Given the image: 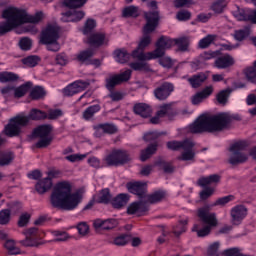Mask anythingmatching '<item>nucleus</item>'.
<instances>
[{
	"label": "nucleus",
	"instance_id": "72a5a7b5",
	"mask_svg": "<svg viewBox=\"0 0 256 256\" xmlns=\"http://www.w3.org/2000/svg\"><path fill=\"white\" fill-rule=\"evenodd\" d=\"M18 79L19 75L13 72H0V83H13V81Z\"/></svg>",
	"mask_w": 256,
	"mask_h": 256
},
{
	"label": "nucleus",
	"instance_id": "c756f323",
	"mask_svg": "<svg viewBox=\"0 0 256 256\" xmlns=\"http://www.w3.org/2000/svg\"><path fill=\"white\" fill-rule=\"evenodd\" d=\"M33 87V83L27 82L25 84H22L21 86L15 88L14 87V97L16 99H21V97H25L27 93L29 92V89Z\"/></svg>",
	"mask_w": 256,
	"mask_h": 256
},
{
	"label": "nucleus",
	"instance_id": "052dcab7",
	"mask_svg": "<svg viewBox=\"0 0 256 256\" xmlns=\"http://www.w3.org/2000/svg\"><path fill=\"white\" fill-rule=\"evenodd\" d=\"M156 165L158 167H161L164 173H173V171H175V168L170 163H167L165 161H158L156 162Z\"/></svg>",
	"mask_w": 256,
	"mask_h": 256
},
{
	"label": "nucleus",
	"instance_id": "4468645a",
	"mask_svg": "<svg viewBox=\"0 0 256 256\" xmlns=\"http://www.w3.org/2000/svg\"><path fill=\"white\" fill-rule=\"evenodd\" d=\"M173 91H175V86L173 83L163 82L154 89L153 93L154 97H156L158 101H165Z\"/></svg>",
	"mask_w": 256,
	"mask_h": 256
},
{
	"label": "nucleus",
	"instance_id": "1a4fd4ad",
	"mask_svg": "<svg viewBox=\"0 0 256 256\" xmlns=\"http://www.w3.org/2000/svg\"><path fill=\"white\" fill-rule=\"evenodd\" d=\"M245 149H247V142L238 141L233 143L229 148V151L231 153V156L229 158V164L241 165L243 163H246V161L249 159V156L243 152L245 151Z\"/></svg>",
	"mask_w": 256,
	"mask_h": 256
},
{
	"label": "nucleus",
	"instance_id": "f257e3e1",
	"mask_svg": "<svg viewBox=\"0 0 256 256\" xmlns=\"http://www.w3.org/2000/svg\"><path fill=\"white\" fill-rule=\"evenodd\" d=\"M83 201L81 192H71V183L64 181L57 183L50 196V204L54 209L75 211Z\"/></svg>",
	"mask_w": 256,
	"mask_h": 256
},
{
	"label": "nucleus",
	"instance_id": "473e14b6",
	"mask_svg": "<svg viewBox=\"0 0 256 256\" xmlns=\"http://www.w3.org/2000/svg\"><path fill=\"white\" fill-rule=\"evenodd\" d=\"M189 37H180L173 39V44L176 45L179 49V51L185 52L189 51Z\"/></svg>",
	"mask_w": 256,
	"mask_h": 256
},
{
	"label": "nucleus",
	"instance_id": "aec40b11",
	"mask_svg": "<svg viewBox=\"0 0 256 256\" xmlns=\"http://www.w3.org/2000/svg\"><path fill=\"white\" fill-rule=\"evenodd\" d=\"M107 43H109V40L101 32L93 33L88 38V44L92 47H101V45H107Z\"/></svg>",
	"mask_w": 256,
	"mask_h": 256
},
{
	"label": "nucleus",
	"instance_id": "7c9ffc66",
	"mask_svg": "<svg viewBox=\"0 0 256 256\" xmlns=\"http://www.w3.org/2000/svg\"><path fill=\"white\" fill-rule=\"evenodd\" d=\"M163 199H165V192L157 191L150 195L146 194V198H144V201L147 205V203H159V201H163Z\"/></svg>",
	"mask_w": 256,
	"mask_h": 256
},
{
	"label": "nucleus",
	"instance_id": "393cba45",
	"mask_svg": "<svg viewBox=\"0 0 256 256\" xmlns=\"http://www.w3.org/2000/svg\"><path fill=\"white\" fill-rule=\"evenodd\" d=\"M51 187H53V182L49 178L41 179L35 185V189L39 195H44Z\"/></svg>",
	"mask_w": 256,
	"mask_h": 256
},
{
	"label": "nucleus",
	"instance_id": "2f4dec72",
	"mask_svg": "<svg viewBox=\"0 0 256 256\" xmlns=\"http://www.w3.org/2000/svg\"><path fill=\"white\" fill-rule=\"evenodd\" d=\"M131 57V54L125 49H119L114 51V59L117 63H127Z\"/></svg>",
	"mask_w": 256,
	"mask_h": 256
},
{
	"label": "nucleus",
	"instance_id": "4d7b16f0",
	"mask_svg": "<svg viewBox=\"0 0 256 256\" xmlns=\"http://www.w3.org/2000/svg\"><path fill=\"white\" fill-rule=\"evenodd\" d=\"M54 237H56L53 241L54 243H59L61 241H67L69 239V234L67 232L54 231Z\"/></svg>",
	"mask_w": 256,
	"mask_h": 256
},
{
	"label": "nucleus",
	"instance_id": "c85d7f7f",
	"mask_svg": "<svg viewBox=\"0 0 256 256\" xmlns=\"http://www.w3.org/2000/svg\"><path fill=\"white\" fill-rule=\"evenodd\" d=\"M100 111H101V106L99 104H95L85 109L82 114V117L85 121H91L93 120V117H95V114L99 113Z\"/></svg>",
	"mask_w": 256,
	"mask_h": 256
},
{
	"label": "nucleus",
	"instance_id": "13d9d810",
	"mask_svg": "<svg viewBox=\"0 0 256 256\" xmlns=\"http://www.w3.org/2000/svg\"><path fill=\"white\" fill-rule=\"evenodd\" d=\"M14 92H15V86L13 85H8L6 87L1 88V94L5 99H8V97H14Z\"/></svg>",
	"mask_w": 256,
	"mask_h": 256
},
{
	"label": "nucleus",
	"instance_id": "5701e85b",
	"mask_svg": "<svg viewBox=\"0 0 256 256\" xmlns=\"http://www.w3.org/2000/svg\"><path fill=\"white\" fill-rule=\"evenodd\" d=\"M15 161V153L9 150H0V167H9Z\"/></svg>",
	"mask_w": 256,
	"mask_h": 256
},
{
	"label": "nucleus",
	"instance_id": "b1692460",
	"mask_svg": "<svg viewBox=\"0 0 256 256\" xmlns=\"http://www.w3.org/2000/svg\"><path fill=\"white\" fill-rule=\"evenodd\" d=\"M133 110L136 115H140V117H143L144 119H147V117H151V106L145 103H138L134 105Z\"/></svg>",
	"mask_w": 256,
	"mask_h": 256
},
{
	"label": "nucleus",
	"instance_id": "680f3d73",
	"mask_svg": "<svg viewBox=\"0 0 256 256\" xmlns=\"http://www.w3.org/2000/svg\"><path fill=\"white\" fill-rule=\"evenodd\" d=\"M74 85L76 86L78 93H81V91H85V89L91 85V82L89 80H77L74 82Z\"/></svg>",
	"mask_w": 256,
	"mask_h": 256
},
{
	"label": "nucleus",
	"instance_id": "3c124183",
	"mask_svg": "<svg viewBox=\"0 0 256 256\" xmlns=\"http://www.w3.org/2000/svg\"><path fill=\"white\" fill-rule=\"evenodd\" d=\"M30 97L35 100L41 99V97H45V90L41 86H36L32 89Z\"/></svg>",
	"mask_w": 256,
	"mask_h": 256
},
{
	"label": "nucleus",
	"instance_id": "0e129e2a",
	"mask_svg": "<svg viewBox=\"0 0 256 256\" xmlns=\"http://www.w3.org/2000/svg\"><path fill=\"white\" fill-rule=\"evenodd\" d=\"M131 69H127L124 72H121L120 74H116V77L120 81V83H125L131 79Z\"/></svg>",
	"mask_w": 256,
	"mask_h": 256
},
{
	"label": "nucleus",
	"instance_id": "ea45409f",
	"mask_svg": "<svg viewBox=\"0 0 256 256\" xmlns=\"http://www.w3.org/2000/svg\"><path fill=\"white\" fill-rule=\"evenodd\" d=\"M229 95H231V89L222 90L216 95V99L220 105H227Z\"/></svg>",
	"mask_w": 256,
	"mask_h": 256
},
{
	"label": "nucleus",
	"instance_id": "cd10ccee",
	"mask_svg": "<svg viewBox=\"0 0 256 256\" xmlns=\"http://www.w3.org/2000/svg\"><path fill=\"white\" fill-rule=\"evenodd\" d=\"M129 203V195L119 194L112 200L114 209H123Z\"/></svg>",
	"mask_w": 256,
	"mask_h": 256
},
{
	"label": "nucleus",
	"instance_id": "69168bd1",
	"mask_svg": "<svg viewBox=\"0 0 256 256\" xmlns=\"http://www.w3.org/2000/svg\"><path fill=\"white\" fill-rule=\"evenodd\" d=\"M97 23L93 19H88L85 22V27L83 30L84 35H88V33H91L93 31V28L96 27Z\"/></svg>",
	"mask_w": 256,
	"mask_h": 256
},
{
	"label": "nucleus",
	"instance_id": "0eeeda50",
	"mask_svg": "<svg viewBox=\"0 0 256 256\" xmlns=\"http://www.w3.org/2000/svg\"><path fill=\"white\" fill-rule=\"evenodd\" d=\"M167 147L171 151H179L182 149V153L178 156V161H195V142L191 139H185L183 141H169Z\"/></svg>",
	"mask_w": 256,
	"mask_h": 256
},
{
	"label": "nucleus",
	"instance_id": "c9c22d12",
	"mask_svg": "<svg viewBox=\"0 0 256 256\" xmlns=\"http://www.w3.org/2000/svg\"><path fill=\"white\" fill-rule=\"evenodd\" d=\"M122 17H139V7L137 6H127L122 10Z\"/></svg>",
	"mask_w": 256,
	"mask_h": 256
},
{
	"label": "nucleus",
	"instance_id": "4be33fe9",
	"mask_svg": "<svg viewBox=\"0 0 256 256\" xmlns=\"http://www.w3.org/2000/svg\"><path fill=\"white\" fill-rule=\"evenodd\" d=\"M95 135L96 137H101V133H108L109 135H113L117 133V126L115 124H98L95 126Z\"/></svg>",
	"mask_w": 256,
	"mask_h": 256
},
{
	"label": "nucleus",
	"instance_id": "49530a36",
	"mask_svg": "<svg viewBox=\"0 0 256 256\" xmlns=\"http://www.w3.org/2000/svg\"><path fill=\"white\" fill-rule=\"evenodd\" d=\"M244 75L250 83H256V68L254 66L246 68Z\"/></svg>",
	"mask_w": 256,
	"mask_h": 256
},
{
	"label": "nucleus",
	"instance_id": "79ce46f5",
	"mask_svg": "<svg viewBox=\"0 0 256 256\" xmlns=\"http://www.w3.org/2000/svg\"><path fill=\"white\" fill-rule=\"evenodd\" d=\"M5 248L7 249L9 255H19L21 249L15 246V240H7L5 243Z\"/></svg>",
	"mask_w": 256,
	"mask_h": 256
},
{
	"label": "nucleus",
	"instance_id": "e433bc0d",
	"mask_svg": "<svg viewBox=\"0 0 256 256\" xmlns=\"http://www.w3.org/2000/svg\"><path fill=\"white\" fill-rule=\"evenodd\" d=\"M217 39V35L208 34L206 37L202 38L199 43V49H207Z\"/></svg>",
	"mask_w": 256,
	"mask_h": 256
},
{
	"label": "nucleus",
	"instance_id": "6e6d98bb",
	"mask_svg": "<svg viewBox=\"0 0 256 256\" xmlns=\"http://www.w3.org/2000/svg\"><path fill=\"white\" fill-rule=\"evenodd\" d=\"M32 45H33V42L28 37H24V38L20 39V41H19V47H20V49H22V51H29V49H31Z\"/></svg>",
	"mask_w": 256,
	"mask_h": 256
},
{
	"label": "nucleus",
	"instance_id": "39448f33",
	"mask_svg": "<svg viewBox=\"0 0 256 256\" xmlns=\"http://www.w3.org/2000/svg\"><path fill=\"white\" fill-rule=\"evenodd\" d=\"M41 119H47V113L39 110L32 109L28 116L18 115L10 120L4 129L7 137H17L21 133L22 127H27L30 121H41Z\"/></svg>",
	"mask_w": 256,
	"mask_h": 256
},
{
	"label": "nucleus",
	"instance_id": "bf43d9fd",
	"mask_svg": "<svg viewBox=\"0 0 256 256\" xmlns=\"http://www.w3.org/2000/svg\"><path fill=\"white\" fill-rule=\"evenodd\" d=\"M23 235H25V237H30L32 239H39V229L35 227L26 229L23 231Z\"/></svg>",
	"mask_w": 256,
	"mask_h": 256
},
{
	"label": "nucleus",
	"instance_id": "09e8293b",
	"mask_svg": "<svg viewBox=\"0 0 256 256\" xmlns=\"http://www.w3.org/2000/svg\"><path fill=\"white\" fill-rule=\"evenodd\" d=\"M130 241H131V236L124 234L116 237L113 243L118 247H123V245H127Z\"/></svg>",
	"mask_w": 256,
	"mask_h": 256
},
{
	"label": "nucleus",
	"instance_id": "dca6fc26",
	"mask_svg": "<svg viewBox=\"0 0 256 256\" xmlns=\"http://www.w3.org/2000/svg\"><path fill=\"white\" fill-rule=\"evenodd\" d=\"M149 211V206L145 202V200L140 199L138 202H133L130 204L127 208L128 215H138L141 217V215H145Z\"/></svg>",
	"mask_w": 256,
	"mask_h": 256
},
{
	"label": "nucleus",
	"instance_id": "f8f14e48",
	"mask_svg": "<svg viewBox=\"0 0 256 256\" xmlns=\"http://www.w3.org/2000/svg\"><path fill=\"white\" fill-rule=\"evenodd\" d=\"M51 131H53V126L49 124L41 125L34 129L33 136L39 139V141L36 143L37 149H43L51 145V141H53Z\"/></svg>",
	"mask_w": 256,
	"mask_h": 256
},
{
	"label": "nucleus",
	"instance_id": "ddd939ff",
	"mask_svg": "<svg viewBox=\"0 0 256 256\" xmlns=\"http://www.w3.org/2000/svg\"><path fill=\"white\" fill-rule=\"evenodd\" d=\"M249 210L245 207V205L239 204L231 208L230 217L232 225H241L243 223V219L247 217Z\"/></svg>",
	"mask_w": 256,
	"mask_h": 256
},
{
	"label": "nucleus",
	"instance_id": "c03bdc74",
	"mask_svg": "<svg viewBox=\"0 0 256 256\" xmlns=\"http://www.w3.org/2000/svg\"><path fill=\"white\" fill-rule=\"evenodd\" d=\"M39 61H41L39 56H28L22 59V63L26 65V67H36V65H39Z\"/></svg>",
	"mask_w": 256,
	"mask_h": 256
},
{
	"label": "nucleus",
	"instance_id": "9b49d317",
	"mask_svg": "<svg viewBox=\"0 0 256 256\" xmlns=\"http://www.w3.org/2000/svg\"><path fill=\"white\" fill-rule=\"evenodd\" d=\"M108 167H121L131 161V155L126 150H112L104 159Z\"/></svg>",
	"mask_w": 256,
	"mask_h": 256
},
{
	"label": "nucleus",
	"instance_id": "f3484780",
	"mask_svg": "<svg viewBox=\"0 0 256 256\" xmlns=\"http://www.w3.org/2000/svg\"><path fill=\"white\" fill-rule=\"evenodd\" d=\"M118 222L115 219H96L93 222V227L96 229V231H99L102 229V231H111L112 229H115L117 227Z\"/></svg>",
	"mask_w": 256,
	"mask_h": 256
},
{
	"label": "nucleus",
	"instance_id": "de8ad7c7",
	"mask_svg": "<svg viewBox=\"0 0 256 256\" xmlns=\"http://www.w3.org/2000/svg\"><path fill=\"white\" fill-rule=\"evenodd\" d=\"M11 221V210L4 209L0 211V225H9Z\"/></svg>",
	"mask_w": 256,
	"mask_h": 256
},
{
	"label": "nucleus",
	"instance_id": "a878e982",
	"mask_svg": "<svg viewBox=\"0 0 256 256\" xmlns=\"http://www.w3.org/2000/svg\"><path fill=\"white\" fill-rule=\"evenodd\" d=\"M219 181H221V176L218 174H212L198 179V185L200 187H207V185H215L216 183H219Z\"/></svg>",
	"mask_w": 256,
	"mask_h": 256
},
{
	"label": "nucleus",
	"instance_id": "bb28decb",
	"mask_svg": "<svg viewBox=\"0 0 256 256\" xmlns=\"http://www.w3.org/2000/svg\"><path fill=\"white\" fill-rule=\"evenodd\" d=\"M207 81V75L205 73H199L196 75H193L188 79V83H190L191 87L193 89H197L203 85Z\"/></svg>",
	"mask_w": 256,
	"mask_h": 256
},
{
	"label": "nucleus",
	"instance_id": "37998d69",
	"mask_svg": "<svg viewBox=\"0 0 256 256\" xmlns=\"http://www.w3.org/2000/svg\"><path fill=\"white\" fill-rule=\"evenodd\" d=\"M85 3H87V0H64L65 7H69V9H79Z\"/></svg>",
	"mask_w": 256,
	"mask_h": 256
},
{
	"label": "nucleus",
	"instance_id": "338daca9",
	"mask_svg": "<svg viewBox=\"0 0 256 256\" xmlns=\"http://www.w3.org/2000/svg\"><path fill=\"white\" fill-rule=\"evenodd\" d=\"M219 247L220 244L219 242H214L213 244H211L208 248V255L209 256H219Z\"/></svg>",
	"mask_w": 256,
	"mask_h": 256
},
{
	"label": "nucleus",
	"instance_id": "2eb2a0df",
	"mask_svg": "<svg viewBox=\"0 0 256 256\" xmlns=\"http://www.w3.org/2000/svg\"><path fill=\"white\" fill-rule=\"evenodd\" d=\"M129 193L137 195L139 199L147 198V184L143 182H129L126 184Z\"/></svg>",
	"mask_w": 256,
	"mask_h": 256
},
{
	"label": "nucleus",
	"instance_id": "9d476101",
	"mask_svg": "<svg viewBox=\"0 0 256 256\" xmlns=\"http://www.w3.org/2000/svg\"><path fill=\"white\" fill-rule=\"evenodd\" d=\"M173 39L162 36L156 42V49L152 52H148L146 54H141L140 59H160L165 55V51L167 49H171L173 47Z\"/></svg>",
	"mask_w": 256,
	"mask_h": 256
},
{
	"label": "nucleus",
	"instance_id": "f704fd0d",
	"mask_svg": "<svg viewBox=\"0 0 256 256\" xmlns=\"http://www.w3.org/2000/svg\"><path fill=\"white\" fill-rule=\"evenodd\" d=\"M157 151V144H152L148 146L145 150L141 152L140 159L141 161H147V159L151 158V155H155Z\"/></svg>",
	"mask_w": 256,
	"mask_h": 256
},
{
	"label": "nucleus",
	"instance_id": "423d86ee",
	"mask_svg": "<svg viewBox=\"0 0 256 256\" xmlns=\"http://www.w3.org/2000/svg\"><path fill=\"white\" fill-rule=\"evenodd\" d=\"M197 217L205 225L204 227L199 228L198 224H194L192 231L197 233V237H207V235L211 234V229L218 225L217 215L215 213H211L209 206L199 208L197 211Z\"/></svg>",
	"mask_w": 256,
	"mask_h": 256
},
{
	"label": "nucleus",
	"instance_id": "864d4df0",
	"mask_svg": "<svg viewBox=\"0 0 256 256\" xmlns=\"http://www.w3.org/2000/svg\"><path fill=\"white\" fill-rule=\"evenodd\" d=\"M188 223H189V219L179 221L180 231L177 230V228H173V234L175 235V237H181L182 233H185V231H187V228H185V225H187Z\"/></svg>",
	"mask_w": 256,
	"mask_h": 256
},
{
	"label": "nucleus",
	"instance_id": "603ef678",
	"mask_svg": "<svg viewBox=\"0 0 256 256\" xmlns=\"http://www.w3.org/2000/svg\"><path fill=\"white\" fill-rule=\"evenodd\" d=\"M63 93L65 97H73V95H77L79 91L77 90V86H75V82L64 88Z\"/></svg>",
	"mask_w": 256,
	"mask_h": 256
},
{
	"label": "nucleus",
	"instance_id": "6e6552de",
	"mask_svg": "<svg viewBox=\"0 0 256 256\" xmlns=\"http://www.w3.org/2000/svg\"><path fill=\"white\" fill-rule=\"evenodd\" d=\"M59 28L55 25L49 24L40 35V43L46 45L48 51L57 53L61 49L59 42Z\"/></svg>",
	"mask_w": 256,
	"mask_h": 256
},
{
	"label": "nucleus",
	"instance_id": "5fc2aeb1",
	"mask_svg": "<svg viewBox=\"0 0 256 256\" xmlns=\"http://www.w3.org/2000/svg\"><path fill=\"white\" fill-rule=\"evenodd\" d=\"M234 17L237 21H249V13L244 9H238L234 12Z\"/></svg>",
	"mask_w": 256,
	"mask_h": 256
},
{
	"label": "nucleus",
	"instance_id": "8fccbe9b",
	"mask_svg": "<svg viewBox=\"0 0 256 256\" xmlns=\"http://www.w3.org/2000/svg\"><path fill=\"white\" fill-rule=\"evenodd\" d=\"M37 238L27 237L24 240H21L19 243L23 245V247H39L41 243L37 242Z\"/></svg>",
	"mask_w": 256,
	"mask_h": 256
},
{
	"label": "nucleus",
	"instance_id": "4c0bfd02",
	"mask_svg": "<svg viewBox=\"0 0 256 256\" xmlns=\"http://www.w3.org/2000/svg\"><path fill=\"white\" fill-rule=\"evenodd\" d=\"M251 35V28L249 26L244 27L243 29L235 31L234 37L236 41H243Z\"/></svg>",
	"mask_w": 256,
	"mask_h": 256
},
{
	"label": "nucleus",
	"instance_id": "774afa93",
	"mask_svg": "<svg viewBox=\"0 0 256 256\" xmlns=\"http://www.w3.org/2000/svg\"><path fill=\"white\" fill-rule=\"evenodd\" d=\"M176 19H178V21H189V19H191V12L187 10L179 11L176 15Z\"/></svg>",
	"mask_w": 256,
	"mask_h": 256
},
{
	"label": "nucleus",
	"instance_id": "20e7f679",
	"mask_svg": "<svg viewBox=\"0 0 256 256\" xmlns=\"http://www.w3.org/2000/svg\"><path fill=\"white\" fill-rule=\"evenodd\" d=\"M144 17L147 21L146 25L143 28V37L140 39L138 47L133 50L132 57L133 59H138V61H151V59H141V55H147L144 53L145 47H149L151 45V35L149 33H153L155 29H157V25H159V12H145Z\"/></svg>",
	"mask_w": 256,
	"mask_h": 256
},
{
	"label": "nucleus",
	"instance_id": "412c9836",
	"mask_svg": "<svg viewBox=\"0 0 256 256\" xmlns=\"http://www.w3.org/2000/svg\"><path fill=\"white\" fill-rule=\"evenodd\" d=\"M212 94H213V86H207L202 91L196 93L192 97V104L199 105V103H202L204 99H207V97H209Z\"/></svg>",
	"mask_w": 256,
	"mask_h": 256
},
{
	"label": "nucleus",
	"instance_id": "58836bf2",
	"mask_svg": "<svg viewBox=\"0 0 256 256\" xmlns=\"http://www.w3.org/2000/svg\"><path fill=\"white\" fill-rule=\"evenodd\" d=\"M106 89L108 91H113L117 85H121V81L117 77V75H111L108 78H106Z\"/></svg>",
	"mask_w": 256,
	"mask_h": 256
},
{
	"label": "nucleus",
	"instance_id": "7ed1b4c3",
	"mask_svg": "<svg viewBox=\"0 0 256 256\" xmlns=\"http://www.w3.org/2000/svg\"><path fill=\"white\" fill-rule=\"evenodd\" d=\"M2 16L6 22L0 25V35H5L19 27L24 23H40L43 20V12H36L34 15H29L27 11L15 7H10L3 11Z\"/></svg>",
	"mask_w": 256,
	"mask_h": 256
},
{
	"label": "nucleus",
	"instance_id": "e2e57ef3",
	"mask_svg": "<svg viewBox=\"0 0 256 256\" xmlns=\"http://www.w3.org/2000/svg\"><path fill=\"white\" fill-rule=\"evenodd\" d=\"M78 233L81 237H85V235H89V225L87 222H80L77 225Z\"/></svg>",
	"mask_w": 256,
	"mask_h": 256
},
{
	"label": "nucleus",
	"instance_id": "a211bd4d",
	"mask_svg": "<svg viewBox=\"0 0 256 256\" xmlns=\"http://www.w3.org/2000/svg\"><path fill=\"white\" fill-rule=\"evenodd\" d=\"M85 17V12L83 10H70L65 12L62 16V21L64 23H77Z\"/></svg>",
	"mask_w": 256,
	"mask_h": 256
},
{
	"label": "nucleus",
	"instance_id": "a19ab883",
	"mask_svg": "<svg viewBox=\"0 0 256 256\" xmlns=\"http://www.w3.org/2000/svg\"><path fill=\"white\" fill-rule=\"evenodd\" d=\"M93 55H95V52L91 49H88L80 52L77 55V59L81 63H89V61H91L90 58L93 57Z\"/></svg>",
	"mask_w": 256,
	"mask_h": 256
},
{
	"label": "nucleus",
	"instance_id": "f03ea898",
	"mask_svg": "<svg viewBox=\"0 0 256 256\" xmlns=\"http://www.w3.org/2000/svg\"><path fill=\"white\" fill-rule=\"evenodd\" d=\"M231 121H233V116L229 113L203 114L190 125V133H221L229 128Z\"/></svg>",
	"mask_w": 256,
	"mask_h": 256
},
{
	"label": "nucleus",
	"instance_id": "a18cd8bd",
	"mask_svg": "<svg viewBox=\"0 0 256 256\" xmlns=\"http://www.w3.org/2000/svg\"><path fill=\"white\" fill-rule=\"evenodd\" d=\"M109 201H111V193L109 192V189L106 188L101 190L96 203H109Z\"/></svg>",
	"mask_w": 256,
	"mask_h": 256
},
{
	"label": "nucleus",
	"instance_id": "6ab92c4d",
	"mask_svg": "<svg viewBox=\"0 0 256 256\" xmlns=\"http://www.w3.org/2000/svg\"><path fill=\"white\" fill-rule=\"evenodd\" d=\"M233 65H235V59L229 54H224L223 56L216 58L214 62V67H216V69H227L233 67Z\"/></svg>",
	"mask_w": 256,
	"mask_h": 256
}]
</instances>
